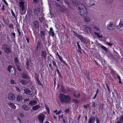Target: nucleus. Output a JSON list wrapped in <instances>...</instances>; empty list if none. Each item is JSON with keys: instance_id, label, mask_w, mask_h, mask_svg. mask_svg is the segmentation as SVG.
Instances as JSON below:
<instances>
[{"instance_id": "nucleus-27", "label": "nucleus", "mask_w": 123, "mask_h": 123, "mask_svg": "<svg viewBox=\"0 0 123 123\" xmlns=\"http://www.w3.org/2000/svg\"><path fill=\"white\" fill-rule=\"evenodd\" d=\"M49 34L52 37H54V31H49Z\"/></svg>"}, {"instance_id": "nucleus-64", "label": "nucleus", "mask_w": 123, "mask_h": 123, "mask_svg": "<svg viewBox=\"0 0 123 123\" xmlns=\"http://www.w3.org/2000/svg\"><path fill=\"white\" fill-rule=\"evenodd\" d=\"M38 1V0H33V1L35 3H37Z\"/></svg>"}, {"instance_id": "nucleus-43", "label": "nucleus", "mask_w": 123, "mask_h": 123, "mask_svg": "<svg viewBox=\"0 0 123 123\" xmlns=\"http://www.w3.org/2000/svg\"><path fill=\"white\" fill-rule=\"evenodd\" d=\"M52 62L53 65L55 67H57V65L56 64V63L55 61H53Z\"/></svg>"}, {"instance_id": "nucleus-35", "label": "nucleus", "mask_w": 123, "mask_h": 123, "mask_svg": "<svg viewBox=\"0 0 123 123\" xmlns=\"http://www.w3.org/2000/svg\"><path fill=\"white\" fill-rule=\"evenodd\" d=\"M16 65L17 66V68L18 70L19 71H21V69L19 67L20 64Z\"/></svg>"}, {"instance_id": "nucleus-16", "label": "nucleus", "mask_w": 123, "mask_h": 123, "mask_svg": "<svg viewBox=\"0 0 123 123\" xmlns=\"http://www.w3.org/2000/svg\"><path fill=\"white\" fill-rule=\"evenodd\" d=\"M22 107L23 109L25 111H28L29 110V108L28 107L25 105H22Z\"/></svg>"}, {"instance_id": "nucleus-17", "label": "nucleus", "mask_w": 123, "mask_h": 123, "mask_svg": "<svg viewBox=\"0 0 123 123\" xmlns=\"http://www.w3.org/2000/svg\"><path fill=\"white\" fill-rule=\"evenodd\" d=\"M95 118L94 117H91L89 119L88 123H95Z\"/></svg>"}, {"instance_id": "nucleus-39", "label": "nucleus", "mask_w": 123, "mask_h": 123, "mask_svg": "<svg viewBox=\"0 0 123 123\" xmlns=\"http://www.w3.org/2000/svg\"><path fill=\"white\" fill-rule=\"evenodd\" d=\"M119 25L121 27H123V22L122 21H120Z\"/></svg>"}, {"instance_id": "nucleus-21", "label": "nucleus", "mask_w": 123, "mask_h": 123, "mask_svg": "<svg viewBox=\"0 0 123 123\" xmlns=\"http://www.w3.org/2000/svg\"><path fill=\"white\" fill-rule=\"evenodd\" d=\"M19 81L24 85H25L26 84V81L24 80L21 79Z\"/></svg>"}, {"instance_id": "nucleus-58", "label": "nucleus", "mask_w": 123, "mask_h": 123, "mask_svg": "<svg viewBox=\"0 0 123 123\" xmlns=\"http://www.w3.org/2000/svg\"><path fill=\"white\" fill-rule=\"evenodd\" d=\"M94 28L96 29L97 30H98L99 31L100 30L99 28H98V27H94Z\"/></svg>"}, {"instance_id": "nucleus-18", "label": "nucleus", "mask_w": 123, "mask_h": 123, "mask_svg": "<svg viewBox=\"0 0 123 123\" xmlns=\"http://www.w3.org/2000/svg\"><path fill=\"white\" fill-rule=\"evenodd\" d=\"M74 96L76 98H79L80 96L79 93L77 91H75L74 93Z\"/></svg>"}, {"instance_id": "nucleus-12", "label": "nucleus", "mask_w": 123, "mask_h": 123, "mask_svg": "<svg viewBox=\"0 0 123 123\" xmlns=\"http://www.w3.org/2000/svg\"><path fill=\"white\" fill-rule=\"evenodd\" d=\"M8 106L12 109H14L16 108V106L13 103L9 102L8 103Z\"/></svg>"}, {"instance_id": "nucleus-61", "label": "nucleus", "mask_w": 123, "mask_h": 123, "mask_svg": "<svg viewBox=\"0 0 123 123\" xmlns=\"http://www.w3.org/2000/svg\"><path fill=\"white\" fill-rule=\"evenodd\" d=\"M121 27H122L120 26L119 25L117 26V28L118 29H120Z\"/></svg>"}, {"instance_id": "nucleus-60", "label": "nucleus", "mask_w": 123, "mask_h": 123, "mask_svg": "<svg viewBox=\"0 0 123 123\" xmlns=\"http://www.w3.org/2000/svg\"><path fill=\"white\" fill-rule=\"evenodd\" d=\"M107 88L108 90V91L110 93V90L108 86H107Z\"/></svg>"}, {"instance_id": "nucleus-53", "label": "nucleus", "mask_w": 123, "mask_h": 123, "mask_svg": "<svg viewBox=\"0 0 123 123\" xmlns=\"http://www.w3.org/2000/svg\"><path fill=\"white\" fill-rule=\"evenodd\" d=\"M26 65H27V66H29V60H27L26 62Z\"/></svg>"}, {"instance_id": "nucleus-50", "label": "nucleus", "mask_w": 123, "mask_h": 123, "mask_svg": "<svg viewBox=\"0 0 123 123\" xmlns=\"http://www.w3.org/2000/svg\"><path fill=\"white\" fill-rule=\"evenodd\" d=\"M2 1L3 2L6 6H8V4L6 1L5 0H2Z\"/></svg>"}, {"instance_id": "nucleus-13", "label": "nucleus", "mask_w": 123, "mask_h": 123, "mask_svg": "<svg viewBox=\"0 0 123 123\" xmlns=\"http://www.w3.org/2000/svg\"><path fill=\"white\" fill-rule=\"evenodd\" d=\"M41 55L44 59H46V53L45 51L43 50L42 51L41 53Z\"/></svg>"}, {"instance_id": "nucleus-24", "label": "nucleus", "mask_w": 123, "mask_h": 123, "mask_svg": "<svg viewBox=\"0 0 123 123\" xmlns=\"http://www.w3.org/2000/svg\"><path fill=\"white\" fill-rule=\"evenodd\" d=\"M17 101H19L22 99V98L21 96L18 95L17 96Z\"/></svg>"}, {"instance_id": "nucleus-1", "label": "nucleus", "mask_w": 123, "mask_h": 123, "mask_svg": "<svg viewBox=\"0 0 123 123\" xmlns=\"http://www.w3.org/2000/svg\"><path fill=\"white\" fill-rule=\"evenodd\" d=\"M79 13L81 16H86L87 12L86 7L83 4L80 3L77 5Z\"/></svg>"}, {"instance_id": "nucleus-10", "label": "nucleus", "mask_w": 123, "mask_h": 123, "mask_svg": "<svg viewBox=\"0 0 123 123\" xmlns=\"http://www.w3.org/2000/svg\"><path fill=\"white\" fill-rule=\"evenodd\" d=\"M24 94H28L31 92L30 90L27 88H25L23 90Z\"/></svg>"}, {"instance_id": "nucleus-44", "label": "nucleus", "mask_w": 123, "mask_h": 123, "mask_svg": "<svg viewBox=\"0 0 123 123\" xmlns=\"http://www.w3.org/2000/svg\"><path fill=\"white\" fill-rule=\"evenodd\" d=\"M73 101L75 103H76V104H78V101L76 99H73Z\"/></svg>"}, {"instance_id": "nucleus-55", "label": "nucleus", "mask_w": 123, "mask_h": 123, "mask_svg": "<svg viewBox=\"0 0 123 123\" xmlns=\"http://www.w3.org/2000/svg\"><path fill=\"white\" fill-rule=\"evenodd\" d=\"M106 44L108 45L109 46H111L112 44L110 43V42H107L106 43Z\"/></svg>"}, {"instance_id": "nucleus-30", "label": "nucleus", "mask_w": 123, "mask_h": 123, "mask_svg": "<svg viewBox=\"0 0 123 123\" xmlns=\"http://www.w3.org/2000/svg\"><path fill=\"white\" fill-rule=\"evenodd\" d=\"M80 40L81 41L84 43L86 42V41L85 40V39L84 38L81 37L80 38Z\"/></svg>"}, {"instance_id": "nucleus-9", "label": "nucleus", "mask_w": 123, "mask_h": 123, "mask_svg": "<svg viewBox=\"0 0 123 123\" xmlns=\"http://www.w3.org/2000/svg\"><path fill=\"white\" fill-rule=\"evenodd\" d=\"M20 77L26 80L29 79L30 78L29 76L27 75L25 73H23L20 75Z\"/></svg>"}, {"instance_id": "nucleus-4", "label": "nucleus", "mask_w": 123, "mask_h": 123, "mask_svg": "<svg viewBox=\"0 0 123 123\" xmlns=\"http://www.w3.org/2000/svg\"><path fill=\"white\" fill-rule=\"evenodd\" d=\"M3 48L4 49V51L7 54H9L11 50V48L6 45H3Z\"/></svg>"}, {"instance_id": "nucleus-31", "label": "nucleus", "mask_w": 123, "mask_h": 123, "mask_svg": "<svg viewBox=\"0 0 123 123\" xmlns=\"http://www.w3.org/2000/svg\"><path fill=\"white\" fill-rule=\"evenodd\" d=\"M10 84H16V83L15 81L13 80H10Z\"/></svg>"}, {"instance_id": "nucleus-49", "label": "nucleus", "mask_w": 123, "mask_h": 123, "mask_svg": "<svg viewBox=\"0 0 123 123\" xmlns=\"http://www.w3.org/2000/svg\"><path fill=\"white\" fill-rule=\"evenodd\" d=\"M12 15L16 19L17 18V16H16L15 15V14L14 13H12Z\"/></svg>"}, {"instance_id": "nucleus-6", "label": "nucleus", "mask_w": 123, "mask_h": 123, "mask_svg": "<svg viewBox=\"0 0 123 123\" xmlns=\"http://www.w3.org/2000/svg\"><path fill=\"white\" fill-rule=\"evenodd\" d=\"M107 27L109 30H112L115 28V25L112 22H110L107 25Z\"/></svg>"}, {"instance_id": "nucleus-32", "label": "nucleus", "mask_w": 123, "mask_h": 123, "mask_svg": "<svg viewBox=\"0 0 123 123\" xmlns=\"http://www.w3.org/2000/svg\"><path fill=\"white\" fill-rule=\"evenodd\" d=\"M44 19L43 17H39V20L41 22H43L44 20Z\"/></svg>"}, {"instance_id": "nucleus-34", "label": "nucleus", "mask_w": 123, "mask_h": 123, "mask_svg": "<svg viewBox=\"0 0 123 123\" xmlns=\"http://www.w3.org/2000/svg\"><path fill=\"white\" fill-rule=\"evenodd\" d=\"M18 115L21 117H25L24 115L22 113H19L18 114Z\"/></svg>"}, {"instance_id": "nucleus-20", "label": "nucleus", "mask_w": 123, "mask_h": 123, "mask_svg": "<svg viewBox=\"0 0 123 123\" xmlns=\"http://www.w3.org/2000/svg\"><path fill=\"white\" fill-rule=\"evenodd\" d=\"M40 107V106L38 105H36L32 107V109L33 110H37Z\"/></svg>"}, {"instance_id": "nucleus-54", "label": "nucleus", "mask_w": 123, "mask_h": 123, "mask_svg": "<svg viewBox=\"0 0 123 123\" xmlns=\"http://www.w3.org/2000/svg\"><path fill=\"white\" fill-rule=\"evenodd\" d=\"M69 112V109H67L65 110V112L66 113H68Z\"/></svg>"}, {"instance_id": "nucleus-22", "label": "nucleus", "mask_w": 123, "mask_h": 123, "mask_svg": "<svg viewBox=\"0 0 123 123\" xmlns=\"http://www.w3.org/2000/svg\"><path fill=\"white\" fill-rule=\"evenodd\" d=\"M14 60L15 62V63L16 65L19 64V62L18 58H15L14 59Z\"/></svg>"}, {"instance_id": "nucleus-28", "label": "nucleus", "mask_w": 123, "mask_h": 123, "mask_svg": "<svg viewBox=\"0 0 123 123\" xmlns=\"http://www.w3.org/2000/svg\"><path fill=\"white\" fill-rule=\"evenodd\" d=\"M54 113H55V114L56 115H58L61 113L62 111H57V110H56L54 111Z\"/></svg>"}, {"instance_id": "nucleus-36", "label": "nucleus", "mask_w": 123, "mask_h": 123, "mask_svg": "<svg viewBox=\"0 0 123 123\" xmlns=\"http://www.w3.org/2000/svg\"><path fill=\"white\" fill-rule=\"evenodd\" d=\"M85 29L87 31H90L91 30V28L89 27H85Z\"/></svg>"}, {"instance_id": "nucleus-57", "label": "nucleus", "mask_w": 123, "mask_h": 123, "mask_svg": "<svg viewBox=\"0 0 123 123\" xmlns=\"http://www.w3.org/2000/svg\"><path fill=\"white\" fill-rule=\"evenodd\" d=\"M24 101L25 102L29 101H30V99H25Z\"/></svg>"}, {"instance_id": "nucleus-7", "label": "nucleus", "mask_w": 123, "mask_h": 123, "mask_svg": "<svg viewBox=\"0 0 123 123\" xmlns=\"http://www.w3.org/2000/svg\"><path fill=\"white\" fill-rule=\"evenodd\" d=\"M7 98L10 100H13L15 98V96L13 93H10L7 96Z\"/></svg>"}, {"instance_id": "nucleus-33", "label": "nucleus", "mask_w": 123, "mask_h": 123, "mask_svg": "<svg viewBox=\"0 0 123 123\" xmlns=\"http://www.w3.org/2000/svg\"><path fill=\"white\" fill-rule=\"evenodd\" d=\"M57 6L58 7H59V8L60 9L61 11L63 12H64L63 11L64 9L63 8H62V6L59 4L57 5Z\"/></svg>"}, {"instance_id": "nucleus-42", "label": "nucleus", "mask_w": 123, "mask_h": 123, "mask_svg": "<svg viewBox=\"0 0 123 123\" xmlns=\"http://www.w3.org/2000/svg\"><path fill=\"white\" fill-rule=\"evenodd\" d=\"M115 73H116V72H114V71H112L111 72V74H112V75H113L114 76V77H115V75H114V74H115Z\"/></svg>"}, {"instance_id": "nucleus-62", "label": "nucleus", "mask_w": 123, "mask_h": 123, "mask_svg": "<svg viewBox=\"0 0 123 123\" xmlns=\"http://www.w3.org/2000/svg\"><path fill=\"white\" fill-rule=\"evenodd\" d=\"M9 26L11 27H12L13 26V24H10L9 25Z\"/></svg>"}, {"instance_id": "nucleus-40", "label": "nucleus", "mask_w": 123, "mask_h": 123, "mask_svg": "<svg viewBox=\"0 0 123 123\" xmlns=\"http://www.w3.org/2000/svg\"><path fill=\"white\" fill-rule=\"evenodd\" d=\"M35 13L37 14H38L39 12V10L37 8L35 9Z\"/></svg>"}, {"instance_id": "nucleus-8", "label": "nucleus", "mask_w": 123, "mask_h": 123, "mask_svg": "<svg viewBox=\"0 0 123 123\" xmlns=\"http://www.w3.org/2000/svg\"><path fill=\"white\" fill-rule=\"evenodd\" d=\"M65 2L68 5H70V4L73 3L74 4H76L77 3V1L76 0H70L69 1L67 0H64Z\"/></svg>"}, {"instance_id": "nucleus-23", "label": "nucleus", "mask_w": 123, "mask_h": 123, "mask_svg": "<svg viewBox=\"0 0 123 123\" xmlns=\"http://www.w3.org/2000/svg\"><path fill=\"white\" fill-rule=\"evenodd\" d=\"M94 33L97 35V36L99 38H102V36L100 34L98 33L94 32Z\"/></svg>"}, {"instance_id": "nucleus-47", "label": "nucleus", "mask_w": 123, "mask_h": 123, "mask_svg": "<svg viewBox=\"0 0 123 123\" xmlns=\"http://www.w3.org/2000/svg\"><path fill=\"white\" fill-rule=\"evenodd\" d=\"M107 3H111L112 1V0H106Z\"/></svg>"}, {"instance_id": "nucleus-51", "label": "nucleus", "mask_w": 123, "mask_h": 123, "mask_svg": "<svg viewBox=\"0 0 123 123\" xmlns=\"http://www.w3.org/2000/svg\"><path fill=\"white\" fill-rule=\"evenodd\" d=\"M5 6L4 5H3L1 7V9L3 11H4L5 10Z\"/></svg>"}, {"instance_id": "nucleus-5", "label": "nucleus", "mask_w": 123, "mask_h": 123, "mask_svg": "<svg viewBox=\"0 0 123 123\" xmlns=\"http://www.w3.org/2000/svg\"><path fill=\"white\" fill-rule=\"evenodd\" d=\"M45 118V116L42 113L39 114L38 117V121L41 123H43Z\"/></svg>"}, {"instance_id": "nucleus-14", "label": "nucleus", "mask_w": 123, "mask_h": 123, "mask_svg": "<svg viewBox=\"0 0 123 123\" xmlns=\"http://www.w3.org/2000/svg\"><path fill=\"white\" fill-rule=\"evenodd\" d=\"M37 101L36 100H33L31 101L29 104V105L30 106H32V105H35L37 104Z\"/></svg>"}, {"instance_id": "nucleus-59", "label": "nucleus", "mask_w": 123, "mask_h": 123, "mask_svg": "<svg viewBox=\"0 0 123 123\" xmlns=\"http://www.w3.org/2000/svg\"><path fill=\"white\" fill-rule=\"evenodd\" d=\"M57 73H58L59 75H60V72L59 71V70L58 69H57Z\"/></svg>"}, {"instance_id": "nucleus-19", "label": "nucleus", "mask_w": 123, "mask_h": 123, "mask_svg": "<svg viewBox=\"0 0 123 123\" xmlns=\"http://www.w3.org/2000/svg\"><path fill=\"white\" fill-rule=\"evenodd\" d=\"M40 32L41 38L42 39H44L45 35V32L43 31H41Z\"/></svg>"}, {"instance_id": "nucleus-15", "label": "nucleus", "mask_w": 123, "mask_h": 123, "mask_svg": "<svg viewBox=\"0 0 123 123\" xmlns=\"http://www.w3.org/2000/svg\"><path fill=\"white\" fill-rule=\"evenodd\" d=\"M57 55L58 56L60 61L63 63L64 64H65L66 65H67V64H66V62L64 61L62 59V57L60 56L59 54H58L57 52Z\"/></svg>"}, {"instance_id": "nucleus-3", "label": "nucleus", "mask_w": 123, "mask_h": 123, "mask_svg": "<svg viewBox=\"0 0 123 123\" xmlns=\"http://www.w3.org/2000/svg\"><path fill=\"white\" fill-rule=\"evenodd\" d=\"M20 7V13L21 14H24L26 12V10L25 9L24 5V1L23 0H20L19 2Z\"/></svg>"}, {"instance_id": "nucleus-2", "label": "nucleus", "mask_w": 123, "mask_h": 123, "mask_svg": "<svg viewBox=\"0 0 123 123\" xmlns=\"http://www.w3.org/2000/svg\"><path fill=\"white\" fill-rule=\"evenodd\" d=\"M59 98L61 102L67 103L69 102L70 98V97L69 96H66L61 93L60 94Z\"/></svg>"}, {"instance_id": "nucleus-63", "label": "nucleus", "mask_w": 123, "mask_h": 123, "mask_svg": "<svg viewBox=\"0 0 123 123\" xmlns=\"http://www.w3.org/2000/svg\"><path fill=\"white\" fill-rule=\"evenodd\" d=\"M12 35L14 37H15V33H12Z\"/></svg>"}, {"instance_id": "nucleus-46", "label": "nucleus", "mask_w": 123, "mask_h": 123, "mask_svg": "<svg viewBox=\"0 0 123 123\" xmlns=\"http://www.w3.org/2000/svg\"><path fill=\"white\" fill-rule=\"evenodd\" d=\"M77 45L78 47V50H80V49H81V48H80V45L78 43H77Z\"/></svg>"}, {"instance_id": "nucleus-11", "label": "nucleus", "mask_w": 123, "mask_h": 123, "mask_svg": "<svg viewBox=\"0 0 123 123\" xmlns=\"http://www.w3.org/2000/svg\"><path fill=\"white\" fill-rule=\"evenodd\" d=\"M33 24L35 28L37 29L39 27V25L38 22L37 20H34L33 22Z\"/></svg>"}, {"instance_id": "nucleus-37", "label": "nucleus", "mask_w": 123, "mask_h": 123, "mask_svg": "<svg viewBox=\"0 0 123 123\" xmlns=\"http://www.w3.org/2000/svg\"><path fill=\"white\" fill-rule=\"evenodd\" d=\"M119 119L121 121L123 122V115L121 116L120 117Z\"/></svg>"}, {"instance_id": "nucleus-45", "label": "nucleus", "mask_w": 123, "mask_h": 123, "mask_svg": "<svg viewBox=\"0 0 123 123\" xmlns=\"http://www.w3.org/2000/svg\"><path fill=\"white\" fill-rule=\"evenodd\" d=\"M45 108L46 109V110L48 111V112L49 113V108L47 106H46V105H45Z\"/></svg>"}, {"instance_id": "nucleus-25", "label": "nucleus", "mask_w": 123, "mask_h": 123, "mask_svg": "<svg viewBox=\"0 0 123 123\" xmlns=\"http://www.w3.org/2000/svg\"><path fill=\"white\" fill-rule=\"evenodd\" d=\"M100 46L103 49H104L106 52L108 51V50L107 49V48L106 47L103 46V45H101Z\"/></svg>"}, {"instance_id": "nucleus-52", "label": "nucleus", "mask_w": 123, "mask_h": 123, "mask_svg": "<svg viewBox=\"0 0 123 123\" xmlns=\"http://www.w3.org/2000/svg\"><path fill=\"white\" fill-rule=\"evenodd\" d=\"M96 123H100V121L99 119L98 118H96Z\"/></svg>"}, {"instance_id": "nucleus-56", "label": "nucleus", "mask_w": 123, "mask_h": 123, "mask_svg": "<svg viewBox=\"0 0 123 123\" xmlns=\"http://www.w3.org/2000/svg\"><path fill=\"white\" fill-rule=\"evenodd\" d=\"M117 78L119 79H120L121 78L120 76L118 74H116Z\"/></svg>"}, {"instance_id": "nucleus-38", "label": "nucleus", "mask_w": 123, "mask_h": 123, "mask_svg": "<svg viewBox=\"0 0 123 123\" xmlns=\"http://www.w3.org/2000/svg\"><path fill=\"white\" fill-rule=\"evenodd\" d=\"M84 75L86 77L87 79H88V73H84Z\"/></svg>"}, {"instance_id": "nucleus-26", "label": "nucleus", "mask_w": 123, "mask_h": 123, "mask_svg": "<svg viewBox=\"0 0 123 123\" xmlns=\"http://www.w3.org/2000/svg\"><path fill=\"white\" fill-rule=\"evenodd\" d=\"M12 68H13V69H14V68H12V66L11 65L9 66L8 67V70L10 73L11 71V69Z\"/></svg>"}, {"instance_id": "nucleus-29", "label": "nucleus", "mask_w": 123, "mask_h": 123, "mask_svg": "<svg viewBox=\"0 0 123 123\" xmlns=\"http://www.w3.org/2000/svg\"><path fill=\"white\" fill-rule=\"evenodd\" d=\"M90 18H89L86 17L85 18L84 20L85 22H89L90 21Z\"/></svg>"}, {"instance_id": "nucleus-48", "label": "nucleus", "mask_w": 123, "mask_h": 123, "mask_svg": "<svg viewBox=\"0 0 123 123\" xmlns=\"http://www.w3.org/2000/svg\"><path fill=\"white\" fill-rule=\"evenodd\" d=\"M15 88L16 89V91L18 92H20V89L18 87L16 86L15 87Z\"/></svg>"}, {"instance_id": "nucleus-41", "label": "nucleus", "mask_w": 123, "mask_h": 123, "mask_svg": "<svg viewBox=\"0 0 123 123\" xmlns=\"http://www.w3.org/2000/svg\"><path fill=\"white\" fill-rule=\"evenodd\" d=\"M89 104H87L86 105H84V107L85 108H87L89 107Z\"/></svg>"}]
</instances>
